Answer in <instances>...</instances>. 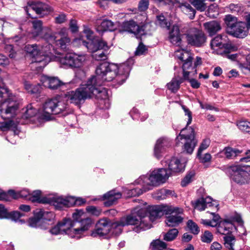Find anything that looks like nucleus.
<instances>
[{
    "instance_id": "24",
    "label": "nucleus",
    "mask_w": 250,
    "mask_h": 250,
    "mask_svg": "<svg viewBox=\"0 0 250 250\" xmlns=\"http://www.w3.org/2000/svg\"><path fill=\"white\" fill-rule=\"evenodd\" d=\"M27 13L30 16L29 11L31 10L35 11L38 15H45L52 11L51 7L48 5L40 1H34L26 7Z\"/></svg>"
},
{
    "instance_id": "31",
    "label": "nucleus",
    "mask_w": 250,
    "mask_h": 250,
    "mask_svg": "<svg viewBox=\"0 0 250 250\" xmlns=\"http://www.w3.org/2000/svg\"><path fill=\"white\" fill-rule=\"evenodd\" d=\"M204 26L210 36L214 35L221 28L220 24L216 21L205 22Z\"/></svg>"
},
{
    "instance_id": "56",
    "label": "nucleus",
    "mask_w": 250,
    "mask_h": 250,
    "mask_svg": "<svg viewBox=\"0 0 250 250\" xmlns=\"http://www.w3.org/2000/svg\"><path fill=\"white\" fill-rule=\"evenodd\" d=\"M195 208L202 211L207 208L205 202H204V198H201L197 200L194 204Z\"/></svg>"
},
{
    "instance_id": "30",
    "label": "nucleus",
    "mask_w": 250,
    "mask_h": 250,
    "mask_svg": "<svg viewBox=\"0 0 250 250\" xmlns=\"http://www.w3.org/2000/svg\"><path fill=\"white\" fill-rule=\"evenodd\" d=\"M116 27L114 23L110 20H104L100 25L96 27V31L99 34H102L107 31H112L115 30Z\"/></svg>"
},
{
    "instance_id": "26",
    "label": "nucleus",
    "mask_w": 250,
    "mask_h": 250,
    "mask_svg": "<svg viewBox=\"0 0 250 250\" xmlns=\"http://www.w3.org/2000/svg\"><path fill=\"white\" fill-rule=\"evenodd\" d=\"M170 146V141L166 138L159 139L155 145L154 148V155L158 159L160 158L166 148Z\"/></svg>"
},
{
    "instance_id": "55",
    "label": "nucleus",
    "mask_w": 250,
    "mask_h": 250,
    "mask_svg": "<svg viewBox=\"0 0 250 250\" xmlns=\"http://www.w3.org/2000/svg\"><path fill=\"white\" fill-rule=\"evenodd\" d=\"M210 144V141L209 139H204L202 143L201 144L199 148H198L197 156H200V154L202 153L203 150L206 149L209 146Z\"/></svg>"
},
{
    "instance_id": "57",
    "label": "nucleus",
    "mask_w": 250,
    "mask_h": 250,
    "mask_svg": "<svg viewBox=\"0 0 250 250\" xmlns=\"http://www.w3.org/2000/svg\"><path fill=\"white\" fill-rule=\"evenodd\" d=\"M229 9L234 13H240L243 11V7L240 4L231 3L229 5Z\"/></svg>"
},
{
    "instance_id": "13",
    "label": "nucleus",
    "mask_w": 250,
    "mask_h": 250,
    "mask_svg": "<svg viewBox=\"0 0 250 250\" xmlns=\"http://www.w3.org/2000/svg\"><path fill=\"white\" fill-rule=\"evenodd\" d=\"M57 36H55L48 33H46L44 36L45 41L47 44H50L51 46V52L53 55H57L60 54L56 52L52 47L51 43H55L56 45L62 50H65L70 44L71 40L68 36V31L65 28H62L57 33Z\"/></svg>"
},
{
    "instance_id": "40",
    "label": "nucleus",
    "mask_w": 250,
    "mask_h": 250,
    "mask_svg": "<svg viewBox=\"0 0 250 250\" xmlns=\"http://www.w3.org/2000/svg\"><path fill=\"white\" fill-rule=\"evenodd\" d=\"M175 56L180 60L184 62L188 61L190 58L189 53L184 50H177L175 52Z\"/></svg>"
},
{
    "instance_id": "50",
    "label": "nucleus",
    "mask_w": 250,
    "mask_h": 250,
    "mask_svg": "<svg viewBox=\"0 0 250 250\" xmlns=\"http://www.w3.org/2000/svg\"><path fill=\"white\" fill-rule=\"evenodd\" d=\"M212 234L208 230H206L201 236V241L206 243H210L213 240Z\"/></svg>"
},
{
    "instance_id": "6",
    "label": "nucleus",
    "mask_w": 250,
    "mask_h": 250,
    "mask_svg": "<svg viewBox=\"0 0 250 250\" xmlns=\"http://www.w3.org/2000/svg\"><path fill=\"white\" fill-rule=\"evenodd\" d=\"M68 104L66 99L62 96L48 99L42 105V110L39 113V119L42 121H49L53 118V114H58L65 111L67 108Z\"/></svg>"
},
{
    "instance_id": "44",
    "label": "nucleus",
    "mask_w": 250,
    "mask_h": 250,
    "mask_svg": "<svg viewBox=\"0 0 250 250\" xmlns=\"http://www.w3.org/2000/svg\"><path fill=\"white\" fill-rule=\"evenodd\" d=\"M41 191L40 190L34 191L32 193H30L28 200L31 201L32 202H39L43 203V200L45 198L41 199Z\"/></svg>"
},
{
    "instance_id": "18",
    "label": "nucleus",
    "mask_w": 250,
    "mask_h": 250,
    "mask_svg": "<svg viewBox=\"0 0 250 250\" xmlns=\"http://www.w3.org/2000/svg\"><path fill=\"white\" fill-rule=\"evenodd\" d=\"M43 202L51 205L58 209H61L63 207H69L71 204L69 196L63 197L58 195L46 197L43 199Z\"/></svg>"
},
{
    "instance_id": "51",
    "label": "nucleus",
    "mask_w": 250,
    "mask_h": 250,
    "mask_svg": "<svg viewBox=\"0 0 250 250\" xmlns=\"http://www.w3.org/2000/svg\"><path fill=\"white\" fill-rule=\"evenodd\" d=\"M194 176V172L190 171L186 176L183 178L181 181V186L183 187L187 186L192 180V178Z\"/></svg>"
},
{
    "instance_id": "38",
    "label": "nucleus",
    "mask_w": 250,
    "mask_h": 250,
    "mask_svg": "<svg viewBox=\"0 0 250 250\" xmlns=\"http://www.w3.org/2000/svg\"><path fill=\"white\" fill-rule=\"evenodd\" d=\"M37 112V110L34 108L31 104H28L25 109H23L22 118L28 119L34 117Z\"/></svg>"
},
{
    "instance_id": "61",
    "label": "nucleus",
    "mask_w": 250,
    "mask_h": 250,
    "mask_svg": "<svg viewBox=\"0 0 250 250\" xmlns=\"http://www.w3.org/2000/svg\"><path fill=\"white\" fill-rule=\"evenodd\" d=\"M158 23L162 27H168L169 23H168L163 15H160L157 17Z\"/></svg>"
},
{
    "instance_id": "62",
    "label": "nucleus",
    "mask_w": 250,
    "mask_h": 250,
    "mask_svg": "<svg viewBox=\"0 0 250 250\" xmlns=\"http://www.w3.org/2000/svg\"><path fill=\"white\" fill-rule=\"evenodd\" d=\"M13 45L6 44L5 45L4 49L6 52H9V57L11 58H14L16 57V53L13 49Z\"/></svg>"
},
{
    "instance_id": "12",
    "label": "nucleus",
    "mask_w": 250,
    "mask_h": 250,
    "mask_svg": "<svg viewBox=\"0 0 250 250\" xmlns=\"http://www.w3.org/2000/svg\"><path fill=\"white\" fill-rule=\"evenodd\" d=\"M225 172L238 184H246L250 180V166H229L226 168Z\"/></svg>"
},
{
    "instance_id": "58",
    "label": "nucleus",
    "mask_w": 250,
    "mask_h": 250,
    "mask_svg": "<svg viewBox=\"0 0 250 250\" xmlns=\"http://www.w3.org/2000/svg\"><path fill=\"white\" fill-rule=\"evenodd\" d=\"M204 202L207 208L210 207H215L217 208L219 205L216 201H213L212 199L210 197L204 198Z\"/></svg>"
},
{
    "instance_id": "46",
    "label": "nucleus",
    "mask_w": 250,
    "mask_h": 250,
    "mask_svg": "<svg viewBox=\"0 0 250 250\" xmlns=\"http://www.w3.org/2000/svg\"><path fill=\"white\" fill-rule=\"evenodd\" d=\"M240 130L247 133L250 132V122L247 121H240L237 123Z\"/></svg>"
},
{
    "instance_id": "47",
    "label": "nucleus",
    "mask_w": 250,
    "mask_h": 250,
    "mask_svg": "<svg viewBox=\"0 0 250 250\" xmlns=\"http://www.w3.org/2000/svg\"><path fill=\"white\" fill-rule=\"evenodd\" d=\"M120 220L119 222L111 223V230L110 232H111L113 234L118 235L121 233L122 231V228L124 226L120 225Z\"/></svg>"
},
{
    "instance_id": "7",
    "label": "nucleus",
    "mask_w": 250,
    "mask_h": 250,
    "mask_svg": "<svg viewBox=\"0 0 250 250\" xmlns=\"http://www.w3.org/2000/svg\"><path fill=\"white\" fill-rule=\"evenodd\" d=\"M25 51L34 58L32 61L41 63L40 67H44L51 61L54 55L51 52V46L46 43L45 45L39 47L36 44H28L25 47Z\"/></svg>"
},
{
    "instance_id": "32",
    "label": "nucleus",
    "mask_w": 250,
    "mask_h": 250,
    "mask_svg": "<svg viewBox=\"0 0 250 250\" xmlns=\"http://www.w3.org/2000/svg\"><path fill=\"white\" fill-rule=\"evenodd\" d=\"M233 225L229 221L221 222L217 228V231L222 234L227 235L230 233L234 229Z\"/></svg>"
},
{
    "instance_id": "45",
    "label": "nucleus",
    "mask_w": 250,
    "mask_h": 250,
    "mask_svg": "<svg viewBox=\"0 0 250 250\" xmlns=\"http://www.w3.org/2000/svg\"><path fill=\"white\" fill-rule=\"evenodd\" d=\"M224 245L229 250H233V247L235 243V238L232 236L226 235L224 237Z\"/></svg>"
},
{
    "instance_id": "29",
    "label": "nucleus",
    "mask_w": 250,
    "mask_h": 250,
    "mask_svg": "<svg viewBox=\"0 0 250 250\" xmlns=\"http://www.w3.org/2000/svg\"><path fill=\"white\" fill-rule=\"evenodd\" d=\"M41 82L44 86L52 89H57L62 84V82L56 77L43 76Z\"/></svg>"
},
{
    "instance_id": "36",
    "label": "nucleus",
    "mask_w": 250,
    "mask_h": 250,
    "mask_svg": "<svg viewBox=\"0 0 250 250\" xmlns=\"http://www.w3.org/2000/svg\"><path fill=\"white\" fill-rule=\"evenodd\" d=\"M33 24V30L32 31V34L34 37H41V38H44V36L46 34L42 35V21L40 20H35L32 21Z\"/></svg>"
},
{
    "instance_id": "49",
    "label": "nucleus",
    "mask_w": 250,
    "mask_h": 250,
    "mask_svg": "<svg viewBox=\"0 0 250 250\" xmlns=\"http://www.w3.org/2000/svg\"><path fill=\"white\" fill-rule=\"evenodd\" d=\"M7 121L0 122V129L2 131H6L11 127H15L16 124L13 120H7Z\"/></svg>"
},
{
    "instance_id": "53",
    "label": "nucleus",
    "mask_w": 250,
    "mask_h": 250,
    "mask_svg": "<svg viewBox=\"0 0 250 250\" xmlns=\"http://www.w3.org/2000/svg\"><path fill=\"white\" fill-rule=\"evenodd\" d=\"M187 226L191 232L194 234H197L200 231V229L197 225L193 222L192 220H189L188 221Z\"/></svg>"
},
{
    "instance_id": "8",
    "label": "nucleus",
    "mask_w": 250,
    "mask_h": 250,
    "mask_svg": "<svg viewBox=\"0 0 250 250\" xmlns=\"http://www.w3.org/2000/svg\"><path fill=\"white\" fill-rule=\"evenodd\" d=\"M93 82H94L95 84L96 80L94 77H91L88 80L86 84H82L76 90L67 92L65 94V96L62 97V98L66 99L67 104L68 101L75 104H81L82 102H83L85 99L91 98V93L95 91L94 90L90 91V84L93 83Z\"/></svg>"
},
{
    "instance_id": "21",
    "label": "nucleus",
    "mask_w": 250,
    "mask_h": 250,
    "mask_svg": "<svg viewBox=\"0 0 250 250\" xmlns=\"http://www.w3.org/2000/svg\"><path fill=\"white\" fill-rule=\"evenodd\" d=\"M30 193L27 189H24L19 192H15L13 190H9L7 193L1 191L0 190V200L6 201H10L11 199H16L20 197L26 198L28 200Z\"/></svg>"
},
{
    "instance_id": "59",
    "label": "nucleus",
    "mask_w": 250,
    "mask_h": 250,
    "mask_svg": "<svg viewBox=\"0 0 250 250\" xmlns=\"http://www.w3.org/2000/svg\"><path fill=\"white\" fill-rule=\"evenodd\" d=\"M23 215L18 211H12L10 213L7 212V217L5 218L11 219L12 220L17 221Z\"/></svg>"
},
{
    "instance_id": "52",
    "label": "nucleus",
    "mask_w": 250,
    "mask_h": 250,
    "mask_svg": "<svg viewBox=\"0 0 250 250\" xmlns=\"http://www.w3.org/2000/svg\"><path fill=\"white\" fill-rule=\"evenodd\" d=\"M69 197V201L71 202L70 207L73 205L81 206L85 203V200L80 197L76 198L73 196Z\"/></svg>"
},
{
    "instance_id": "22",
    "label": "nucleus",
    "mask_w": 250,
    "mask_h": 250,
    "mask_svg": "<svg viewBox=\"0 0 250 250\" xmlns=\"http://www.w3.org/2000/svg\"><path fill=\"white\" fill-rule=\"evenodd\" d=\"M228 40L226 34L218 35L212 39L210 42V46L213 53L222 55V50L224 42H227Z\"/></svg>"
},
{
    "instance_id": "9",
    "label": "nucleus",
    "mask_w": 250,
    "mask_h": 250,
    "mask_svg": "<svg viewBox=\"0 0 250 250\" xmlns=\"http://www.w3.org/2000/svg\"><path fill=\"white\" fill-rule=\"evenodd\" d=\"M143 208L146 209V213L143 214L144 219L141 224L147 229L152 227L151 222L161 217L166 213L169 212L171 209L169 205H167L152 206Z\"/></svg>"
},
{
    "instance_id": "2",
    "label": "nucleus",
    "mask_w": 250,
    "mask_h": 250,
    "mask_svg": "<svg viewBox=\"0 0 250 250\" xmlns=\"http://www.w3.org/2000/svg\"><path fill=\"white\" fill-rule=\"evenodd\" d=\"M169 177V172L167 171V168L154 169L148 176L142 175L137 179L135 183L140 185L142 188L132 189L130 190L129 194L131 196H139L143 192L151 190L153 188L165 183Z\"/></svg>"
},
{
    "instance_id": "19",
    "label": "nucleus",
    "mask_w": 250,
    "mask_h": 250,
    "mask_svg": "<svg viewBox=\"0 0 250 250\" xmlns=\"http://www.w3.org/2000/svg\"><path fill=\"white\" fill-rule=\"evenodd\" d=\"M192 60V58L190 56V58L183 64L182 68L185 79H189L190 76H195L197 74L196 67L201 64V59L200 57L196 58V61L193 64Z\"/></svg>"
},
{
    "instance_id": "33",
    "label": "nucleus",
    "mask_w": 250,
    "mask_h": 250,
    "mask_svg": "<svg viewBox=\"0 0 250 250\" xmlns=\"http://www.w3.org/2000/svg\"><path fill=\"white\" fill-rule=\"evenodd\" d=\"M178 7L184 13L188 16L189 19H193L194 18L196 11L188 3H179Z\"/></svg>"
},
{
    "instance_id": "28",
    "label": "nucleus",
    "mask_w": 250,
    "mask_h": 250,
    "mask_svg": "<svg viewBox=\"0 0 250 250\" xmlns=\"http://www.w3.org/2000/svg\"><path fill=\"white\" fill-rule=\"evenodd\" d=\"M169 40L171 43L177 46H180L182 40L180 33L179 27L177 25H174L169 32Z\"/></svg>"
},
{
    "instance_id": "16",
    "label": "nucleus",
    "mask_w": 250,
    "mask_h": 250,
    "mask_svg": "<svg viewBox=\"0 0 250 250\" xmlns=\"http://www.w3.org/2000/svg\"><path fill=\"white\" fill-rule=\"evenodd\" d=\"M187 40L189 44L196 47H201L206 41L205 34L201 30L196 29H191L187 33Z\"/></svg>"
},
{
    "instance_id": "42",
    "label": "nucleus",
    "mask_w": 250,
    "mask_h": 250,
    "mask_svg": "<svg viewBox=\"0 0 250 250\" xmlns=\"http://www.w3.org/2000/svg\"><path fill=\"white\" fill-rule=\"evenodd\" d=\"M204 1L205 0H190V3L196 9L201 12L204 11L207 7Z\"/></svg>"
},
{
    "instance_id": "17",
    "label": "nucleus",
    "mask_w": 250,
    "mask_h": 250,
    "mask_svg": "<svg viewBox=\"0 0 250 250\" xmlns=\"http://www.w3.org/2000/svg\"><path fill=\"white\" fill-rule=\"evenodd\" d=\"M111 230V223L109 219L104 218L100 220L96 224L95 229L91 233L92 237H104Z\"/></svg>"
},
{
    "instance_id": "1",
    "label": "nucleus",
    "mask_w": 250,
    "mask_h": 250,
    "mask_svg": "<svg viewBox=\"0 0 250 250\" xmlns=\"http://www.w3.org/2000/svg\"><path fill=\"white\" fill-rule=\"evenodd\" d=\"M130 67L126 64H123L120 66L114 63H109L107 62H104L98 65L96 70V76L95 78L96 83L93 82L90 84V91H96L91 93V97L95 96L97 99L102 100V102L105 101L108 105L106 108L109 106L108 94L107 89L104 88H99V86L102 84L104 81L110 82L115 79V81L120 85L123 84L127 79Z\"/></svg>"
},
{
    "instance_id": "35",
    "label": "nucleus",
    "mask_w": 250,
    "mask_h": 250,
    "mask_svg": "<svg viewBox=\"0 0 250 250\" xmlns=\"http://www.w3.org/2000/svg\"><path fill=\"white\" fill-rule=\"evenodd\" d=\"M229 159H234L242 153V151L231 147H226L221 152Z\"/></svg>"
},
{
    "instance_id": "64",
    "label": "nucleus",
    "mask_w": 250,
    "mask_h": 250,
    "mask_svg": "<svg viewBox=\"0 0 250 250\" xmlns=\"http://www.w3.org/2000/svg\"><path fill=\"white\" fill-rule=\"evenodd\" d=\"M15 42V44L18 45H20L21 44H23L24 43V41L23 39L19 37L18 36H15L13 38L8 39L7 42L13 43Z\"/></svg>"
},
{
    "instance_id": "39",
    "label": "nucleus",
    "mask_w": 250,
    "mask_h": 250,
    "mask_svg": "<svg viewBox=\"0 0 250 250\" xmlns=\"http://www.w3.org/2000/svg\"><path fill=\"white\" fill-rule=\"evenodd\" d=\"M167 247V244L160 239L153 240L150 244L151 250H164Z\"/></svg>"
},
{
    "instance_id": "10",
    "label": "nucleus",
    "mask_w": 250,
    "mask_h": 250,
    "mask_svg": "<svg viewBox=\"0 0 250 250\" xmlns=\"http://www.w3.org/2000/svg\"><path fill=\"white\" fill-rule=\"evenodd\" d=\"M146 213V210L144 208L140 207L135 208L130 215L122 217L120 220V224L123 226L135 225L133 230L136 232H139L142 230L147 229L146 227L142 225V220L144 219L143 214Z\"/></svg>"
},
{
    "instance_id": "27",
    "label": "nucleus",
    "mask_w": 250,
    "mask_h": 250,
    "mask_svg": "<svg viewBox=\"0 0 250 250\" xmlns=\"http://www.w3.org/2000/svg\"><path fill=\"white\" fill-rule=\"evenodd\" d=\"M121 196V192L115 190H110L103 196V199L105 201L104 204L107 207L110 206L115 204Z\"/></svg>"
},
{
    "instance_id": "54",
    "label": "nucleus",
    "mask_w": 250,
    "mask_h": 250,
    "mask_svg": "<svg viewBox=\"0 0 250 250\" xmlns=\"http://www.w3.org/2000/svg\"><path fill=\"white\" fill-rule=\"evenodd\" d=\"M38 210L35 213V217L32 218H30L29 220V226L33 227V228H36L38 226V224L39 223V221L41 219V217H40V215L37 214Z\"/></svg>"
},
{
    "instance_id": "63",
    "label": "nucleus",
    "mask_w": 250,
    "mask_h": 250,
    "mask_svg": "<svg viewBox=\"0 0 250 250\" xmlns=\"http://www.w3.org/2000/svg\"><path fill=\"white\" fill-rule=\"evenodd\" d=\"M147 48L146 46L143 43H140L135 51V55L139 56L145 54Z\"/></svg>"
},
{
    "instance_id": "11",
    "label": "nucleus",
    "mask_w": 250,
    "mask_h": 250,
    "mask_svg": "<svg viewBox=\"0 0 250 250\" xmlns=\"http://www.w3.org/2000/svg\"><path fill=\"white\" fill-rule=\"evenodd\" d=\"M176 141L177 145L180 141L183 144L182 146L183 152L191 154L197 144V141L195 138L193 128L191 127L183 128L177 137Z\"/></svg>"
},
{
    "instance_id": "37",
    "label": "nucleus",
    "mask_w": 250,
    "mask_h": 250,
    "mask_svg": "<svg viewBox=\"0 0 250 250\" xmlns=\"http://www.w3.org/2000/svg\"><path fill=\"white\" fill-rule=\"evenodd\" d=\"M174 194V191L172 190L161 189L155 193L154 197L158 200H163L170 196H173Z\"/></svg>"
},
{
    "instance_id": "48",
    "label": "nucleus",
    "mask_w": 250,
    "mask_h": 250,
    "mask_svg": "<svg viewBox=\"0 0 250 250\" xmlns=\"http://www.w3.org/2000/svg\"><path fill=\"white\" fill-rule=\"evenodd\" d=\"M238 47L231 43H227V42H224V46L222 50V55L228 54L230 51H236Z\"/></svg>"
},
{
    "instance_id": "15",
    "label": "nucleus",
    "mask_w": 250,
    "mask_h": 250,
    "mask_svg": "<svg viewBox=\"0 0 250 250\" xmlns=\"http://www.w3.org/2000/svg\"><path fill=\"white\" fill-rule=\"evenodd\" d=\"M171 210L168 213H166V215H169L167 217L165 220L166 224L168 227H173L179 225L183 222V217L182 215L183 209L182 208L169 206Z\"/></svg>"
},
{
    "instance_id": "43",
    "label": "nucleus",
    "mask_w": 250,
    "mask_h": 250,
    "mask_svg": "<svg viewBox=\"0 0 250 250\" xmlns=\"http://www.w3.org/2000/svg\"><path fill=\"white\" fill-rule=\"evenodd\" d=\"M178 230L176 229H172L165 234L164 239L167 241H171L177 236Z\"/></svg>"
},
{
    "instance_id": "20",
    "label": "nucleus",
    "mask_w": 250,
    "mask_h": 250,
    "mask_svg": "<svg viewBox=\"0 0 250 250\" xmlns=\"http://www.w3.org/2000/svg\"><path fill=\"white\" fill-rule=\"evenodd\" d=\"M163 165L168 167L167 171L169 172V175L171 172H178L182 171L184 170L186 160L180 161L178 159L173 157L169 160L162 161Z\"/></svg>"
},
{
    "instance_id": "5",
    "label": "nucleus",
    "mask_w": 250,
    "mask_h": 250,
    "mask_svg": "<svg viewBox=\"0 0 250 250\" xmlns=\"http://www.w3.org/2000/svg\"><path fill=\"white\" fill-rule=\"evenodd\" d=\"M83 33L88 42H83V44L93 53L92 57L97 61L105 60L107 59V54L105 51L109 49L106 42L102 40L93 39V32L87 27H84Z\"/></svg>"
},
{
    "instance_id": "41",
    "label": "nucleus",
    "mask_w": 250,
    "mask_h": 250,
    "mask_svg": "<svg viewBox=\"0 0 250 250\" xmlns=\"http://www.w3.org/2000/svg\"><path fill=\"white\" fill-rule=\"evenodd\" d=\"M37 214L40 215L41 219L44 221H51L55 217L54 214L52 212L45 211L42 209L38 210Z\"/></svg>"
},
{
    "instance_id": "60",
    "label": "nucleus",
    "mask_w": 250,
    "mask_h": 250,
    "mask_svg": "<svg viewBox=\"0 0 250 250\" xmlns=\"http://www.w3.org/2000/svg\"><path fill=\"white\" fill-rule=\"evenodd\" d=\"M49 232L52 235H59V234H63L62 231L61 230V227L59 225V223L52 227L51 229H49Z\"/></svg>"
},
{
    "instance_id": "3",
    "label": "nucleus",
    "mask_w": 250,
    "mask_h": 250,
    "mask_svg": "<svg viewBox=\"0 0 250 250\" xmlns=\"http://www.w3.org/2000/svg\"><path fill=\"white\" fill-rule=\"evenodd\" d=\"M0 98H5L0 104V116L3 120H13L19 112L20 102L17 97L5 86H0Z\"/></svg>"
},
{
    "instance_id": "34",
    "label": "nucleus",
    "mask_w": 250,
    "mask_h": 250,
    "mask_svg": "<svg viewBox=\"0 0 250 250\" xmlns=\"http://www.w3.org/2000/svg\"><path fill=\"white\" fill-rule=\"evenodd\" d=\"M184 79H185L184 77L183 78L179 77H174L169 83H167V88L172 92H176L179 89L180 84L183 82Z\"/></svg>"
},
{
    "instance_id": "23",
    "label": "nucleus",
    "mask_w": 250,
    "mask_h": 250,
    "mask_svg": "<svg viewBox=\"0 0 250 250\" xmlns=\"http://www.w3.org/2000/svg\"><path fill=\"white\" fill-rule=\"evenodd\" d=\"M122 28L123 31L134 34L137 38L144 34L143 27L139 26L136 22L132 20L124 22Z\"/></svg>"
},
{
    "instance_id": "14",
    "label": "nucleus",
    "mask_w": 250,
    "mask_h": 250,
    "mask_svg": "<svg viewBox=\"0 0 250 250\" xmlns=\"http://www.w3.org/2000/svg\"><path fill=\"white\" fill-rule=\"evenodd\" d=\"M53 57V61L59 62L65 67H80L86 60L84 55L76 53H68L66 55L57 54Z\"/></svg>"
},
{
    "instance_id": "4",
    "label": "nucleus",
    "mask_w": 250,
    "mask_h": 250,
    "mask_svg": "<svg viewBox=\"0 0 250 250\" xmlns=\"http://www.w3.org/2000/svg\"><path fill=\"white\" fill-rule=\"evenodd\" d=\"M61 230L63 234H67L72 238L79 239L83 233L91 226L92 222L91 219L87 218L81 222H74L70 219H64L59 222Z\"/></svg>"
},
{
    "instance_id": "25",
    "label": "nucleus",
    "mask_w": 250,
    "mask_h": 250,
    "mask_svg": "<svg viewBox=\"0 0 250 250\" xmlns=\"http://www.w3.org/2000/svg\"><path fill=\"white\" fill-rule=\"evenodd\" d=\"M246 24L244 22H235L231 27V34L236 38H244L248 34Z\"/></svg>"
}]
</instances>
